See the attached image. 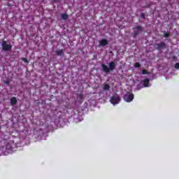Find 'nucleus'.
<instances>
[{"mask_svg":"<svg viewBox=\"0 0 179 179\" xmlns=\"http://www.w3.org/2000/svg\"><path fill=\"white\" fill-rule=\"evenodd\" d=\"M164 37H165V38H167L170 37V33L164 32Z\"/></svg>","mask_w":179,"mask_h":179,"instance_id":"obj_15","label":"nucleus"},{"mask_svg":"<svg viewBox=\"0 0 179 179\" xmlns=\"http://www.w3.org/2000/svg\"><path fill=\"white\" fill-rule=\"evenodd\" d=\"M141 66V63L139 62H136L134 64V68H139Z\"/></svg>","mask_w":179,"mask_h":179,"instance_id":"obj_16","label":"nucleus"},{"mask_svg":"<svg viewBox=\"0 0 179 179\" xmlns=\"http://www.w3.org/2000/svg\"><path fill=\"white\" fill-rule=\"evenodd\" d=\"M120 101H121V97L117 94L113 95L110 99V103L113 106L115 104H120Z\"/></svg>","mask_w":179,"mask_h":179,"instance_id":"obj_3","label":"nucleus"},{"mask_svg":"<svg viewBox=\"0 0 179 179\" xmlns=\"http://www.w3.org/2000/svg\"><path fill=\"white\" fill-rule=\"evenodd\" d=\"M143 83V87H149V83L150 82V80H149V78H146L145 80H143V81H141Z\"/></svg>","mask_w":179,"mask_h":179,"instance_id":"obj_8","label":"nucleus"},{"mask_svg":"<svg viewBox=\"0 0 179 179\" xmlns=\"http://www.w3.org/2000/svg\"><path fill=\"white\" fill-rule=\"evenodd\" d=\"M78 97H79V99H80L82 100L83 99V94H80L78 95Z\"/></svg>","mask_w":179,"mask_h":179,"instance_id":"obj_20","label":"nucleus"},{"mask_svg":"<svg viewBox=\"0 0 179 179\" xmlns=\"http://www.w3.org/2000/svg\"><path fill=\"white\" fill-rule=\"evenodd\" d=\"M174 68H175V69H179V63H176V64L174 65Z\"/></svg>","mask_w":179,"mask_h":179,"instance_id":"obj_19","label":"nucleus"},{"mask_svg":"<svg viewBox=\"0 0 179 179\" xmlns=\"http://www.w3.org/2000/svg\"><path fill=\"white\" fill-rule=\"evenodd\" d=\"M108 45V41L107 39H102L99 41V45L101 47H106V45Z\"/></svg>","mask_w":179,"mask_h":179,"instance_id":"obj_7","label":"nucleus"},{"mask_svg":"<svg viewBox=\"0 0 179 179\" xmlns=\"http://www.w3.org/2000/svg\"><path fill=\"white\" fill-rule=\"evenodd\" d=\"M141 19L145 20V19H146V14H145V13H141Z\"/></svg>","mask_w":179,"mask_h":179,"instance_id":"obj_14","label":"nucleus"},{"mask_svg":"<svg viewBox=\"0 0 179 179\" xmlns=\"http://www.w3.org/2000/svg\"><path fill=\"white\" fill-rule=\"evenodd\" d=\"M156 46H157V50H162V48H164V47H166V43L162 41L160 43H157Z\"/></svg>","mask_w":179,"mask_h":179,"instance_id":"obj_6","label":"nucleus"},{"mask_svg":"<svg viewBox=\"0 0 179 179\" xmlns=\"http://www.w3.org/2000/svg\"><path fill=\"white\" fill-rule=\"evenodd\" d=\"M17 103V99H16V97L13 96L10 99V104L12 106H16Z\"/></svg>","mask_w":179,"mask_h":179,"instance_id":"obj_11","label":"nucleus"},{"mask_svg":"<svg viewBox=\"0 0 179 179\" xmlns=\"http://www.w3.org/2000/svg\"><path fill=\"white\" fill-rule=\"evenodd\" d=\"M4 83L6 84V85H9V81H8V80H6L5 82H4Z\"/></svg>","mask_w":179,"mask_h":179,"instance_id":"obj_21","label":"nucleus"},{"mask_svg":"<svg viewBox=\"0 0 179 179\" xmlns=\"http://www.w3.org/2000/svg\"><path fill=\"white\" fill-rule=\"evenodd\" d=\"M103 89L104 90H107V91L110 90V85H108V84H105V85H103Z\"/></svg>","mask_w":179,"mask_h":179,"instance_id":"obj_13","label":"nucleus"},{"mask_svg":"<svg viewBox=\"0 0 179 179\" xmlns=\"http://www.w3.org/2000/svg\"><path fill=\"white\" fill-rule=\"evenodd\" d=\"M115 66H117V65L114 61L109 62L108 66H107L106 64H101L102 71L105 73H110V72H113V71L115 69Z\"/></svg>","mask_w":179,"mask_h":179,"instance_id":"obj_1","label":"nucleus"},{"mask_svg":"<svg viewBox=\"0 0 179 179\" xmlns=\"http://www.w3.org/2000/svg\"><path fill=\"white\" fill-rule=\"evenodd\" d=\"M5 149L8 153H9V152H12V144H10V143H8L6 145Z\"/></svg>","mask_w":179,"mask_h":179,"instance_id":"obj_9","label":"nucleus"},{"mask_svg":"<svg viewBox=\"0 0 179 179\" xmlns=\"http://www.w3.org/2000/svg\"><path fill=\"white\" fill-rule=\"evenodd\" d=\"M142 74L143 75H148V70H146V69H143L142 70Z\"/></svg>","mask_w":179,"mask_h":179,"instance_id":"obj_17","label":"nucleus"},{"mask_svg":"<svg viewBox=\"0 0 179 179\" xmlns=\"http://www.w3.org/2000/svg\"><path fill=\"white\" fill-rule=\"evenodd\" d=\"M61 17L63 20H68L69 15L66 13H63L61 15Z\"/></svg>","mask_w":179,"mask_h":179,"instance_id":"obj_12","label":"nucleus"},{"mask_svg":"<svg viewBox=\"0 0 179 179\" xmlns=\"http://www.w3.org/2000/svg\"><path fill=\"white\" fill-rule=\"evenodd\" d=\"M1 47L3 51H12V45L8 44L6 41L1 42Z\"/></svg>","mask_w":179,"mask_h":179,"instance_id":"obj_4","label":"nucleus"},{"mask_svg":"<svg viewBox=\"0 0 179 179\" xmlns=\"http://www.w3.org/2000/svg\"><path fill=\"white\" fill-rule=\"evenodd\" d=\"M22 61H24V62H26L27 64H29V60H27V58L26 57H23L22 59Z\"/></svg>","mask_w":179,"mask_h":179,"instance_id":"obj_18","label":"nucleus"},{"mask_svg":"<svg viewBox=\"0 0 179 179\" xmlns=\"http://www.w3.org/2000/svg\"><path fill=\"white\" fill-rule=\"evenodd\" d=\"M56 54L59 57H64V50L60 49V50H56Z\"/></svg>","mask_w":179,"mask_h":179,"instance_id":"obj_10","label":"nucleus"},{"mask_svg":"<svg viewBox=\"0 0 179 179\" xmlns=\"http://www.w3.org/2000/svg\"><path fill=\"white\" fill-rule=\"evenodd\" d=\"M134 97V94L131 92H127L126 94L124 95L123 100H124V101H127V103H131V101H133Z\"/></svg>","mask_w":179,"mask_h":179,"instance_id":"obj_5","label":"nucleus"},{"mask_svg":"<svg viewBox=\"0 0 179 179\" xmlns=\"http://www.w3.org/2000/svg\"><path fill=\"white\" fill-rule=\"evenodd\" d=\"M133 33H131V36L134 38H136L142 31H143V27L141 25L135 26L132 28Z\"/></svg>","mask_w":179,"mask_h":179,"instance_id":"obj_2","label":"nucleus"}]
</instances>
